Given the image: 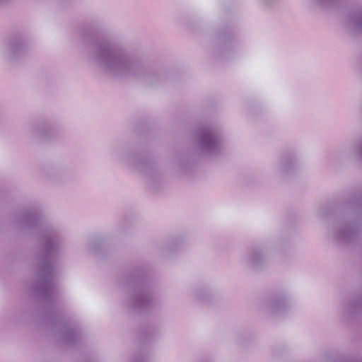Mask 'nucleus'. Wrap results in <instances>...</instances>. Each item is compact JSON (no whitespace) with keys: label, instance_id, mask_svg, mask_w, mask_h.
Returning <instances> with one entry per match:
<instances>
[{"label":"nucleus","instance_id":"2eb2a0df","mask_svg":"<svg viewBox=\"0 0 362 362\" xmlns=\"http://www.w3.org/2000/svg\"><path fill=\"white\" fill-rule=\"evenodd\" d=\"M49 126L47 124H39L33 126L30 129L31 134L44 137L49 136Z\"/></svg>","mask_w":362,"mask_h":362},{"label":"nucleus","instance_id":"9d476101","mask_svg":"<svg viewBox=\"0 0 362 362\" xmlns=\"http://www.w3.org/2000/svg\"><path fill=\"white\" fill-rule=\"evenodd\" d=\"M291 305L290 300L283 295L274 296L263 303L264 308L269 313L280 314L286 310Z\"/></svg>","mask_w":362,"mask_h":362},{"label":"nucleus","instance_id":"7ed1b4c3","mask_svg":"<svg viewBox=\"0 0 362 362\" xmlns=\"http://www.w3.org/2000/svg\"><path fill=\"white\" fill-rule=\"evenodd\" d=\"M197 136L199 151L204 156H216L223 147V139L214 127L200 128L197 132Z\"/></svg>","mask_w":362,"mask_h":362},{"label":"nucleus","instance_id":"a211bd4d","mask_svg":"<svg viewBox=\"0 0 362 362\" xmlns=\"http://www.w3.org/2000/svg\"><path fill=\"white\" fill-rule=\"evenodd\" d=\"M88 250L90 251H93V248L92 247V243H89V245H88Z\"/></svg>","mask_w":362,"mask_h":362},{"label":"nucleus","instance_id":"6ab92c4d","mask_svg":"<svg viewBox=\"0 0 362 362\" xmlns=\"http://www.w3.org/2000/svg\"><path fill=\"white\" fill-rule=\"evenodd\" d=\"M4 0H0V3H1L2 1H4Z\"/></svg>","mask_w":362,"mask_h":362},{"label":"nucleus","instance_id":"f3484780","mask_svg":"<svg viewBox=\"0 0 362 362\" xmlns=\"http://www.w3.org/2000/svg\"><path fill=\"white\" fill-rule=\"evenodd\" d=\"M356 156L358 158H362V141L356 147Z\"/></svg>","mask_w":362,"mask_h":362},{"label":"nucleus","instance_id":"4468645a","mask_svg":"<svg viewBox=\"0 0 362 362\" xmlns=\"http://www.w3.org/2000/svg\"><path fill=\"white\" fill-rule=\"evenodd\" d=\"M308 4L315 8L320 9L329 8L337 4L339 0H307Z\"/></svg>","mask_w":362,"mask_h":362},{"label":"nucleus","instance_id":"20e7f679","mask_svg":"<svg viewBox=\"0 0 362 362\" xmlns=\"http://www.w3.org/2000/svg\"><path fill=\"white\" fill-rule=\"evenodd\" d=\"M132 294L129 303L135 309H146L153 305L156 298L152 289L140 278L130 282Z\"/></svg>","mask_w":362,"mask_h":362},{"label":"nucleus","instance_id":"f03ea898","mask_svg":"<svg viewBox=\"0 0 362 362\" xmlns=\"http://www.w3.org/2000/svg\"><path fill=\"white\" fill-rule=\"evenodd\" d=\"M22 230H36L43 241V251L35 265L34 291L45 301H51L55 293V282L52 260L61 248L58 235L52 228L42 224L40 214L35 210H25L16 218Z\"/></svg>","mask_w":362,"mask_h":362},{"label":"nucleus","instance_id":"f8f14e48","mask_svg":"<svg viewBox=\"0 0 362 362\" xmlns=\"http://www.w3.org/2000/svg\"><path fill=\"white\" fill-rule=\"evenodd\" d=\"M362 305V298H351L343 302L341 308L348 313H352L356 311Z\"/></svg>","mask_w":362,"mask_h":362},{"label":"nucleus","instance_id":"dca6fc26","mask_svg":"<svg viewBox=\"0 0 362 362\" xmlns=\"http://www.w3.org/2000/svg\"><path fill=\"white\" fill-rule=\"evenodd\" d=\"M257 3L265 8H274L276 7L281 0H257Z\"/></svg>","mask_w":362,"mask_h":362},{"label":"nucleus","instance_id":"423d86ee","mask_svg":"<svg viewBox=\"0 0 362 362\" xmlns=\"http://www.w3.org/2000/svg\"><path fill=\"white\" fill-rule=\"evenodd\" d=\"M28 51L25 40L19 37L8 40L1 46L2 55L8 60L13 61L23 57Z\"/></svg>","mask_w":362,"mask_h":362},{"label":"nucleus","instance_id":"ddd939ff","mask_svg":"<svg viewBox=\"0 0 362 362\" xmlns=\"http://www.w3.org/2000/svg\"><path fill=\"white\" fill-rule=\"evenodd\" d=\"M60 335L63 341L65 343H71L76 339V331L73 328L64 325L62 327Z\"/></svg>","mask_w":362,"mask_h":362},{"label":"nucleus","instance_id":"f257e3e1","mask_svg":"<svg viewBox=\"0 0 362 362\" xmlns=\"http://www.w3.org/2000/svg\"><path fill=\"white\" fill-rule=\"evenodd\" d=\"M86 57L90 64L113 76L134 77L148 86L158 84L165 75L162 69L119 40H96Z\"/></svg>","mask_w":362,"mask_h":362},{"label":"nucleus","instance_id":"39448f33","mask_svg":"<svg viewBox=\"0 0 362 362\" xmlns=\"http://www.w3.org/2000/svg\"><path fill=\"white\" fill-rule=\"evenodd\" d=\"M361 223L355 218L339 221L332 228V235L338 241L349 243L355 240L361 230Z\"/></svg>","mask_w":362,"mask_h":362},{"label":"nucleus","instance_id":"9b49d317","mask_svg":"<svg viewBox=\"0 0 362 362\" xmlns=\"http://www.w3.org/2000/svg\"><path fill=\"white\" fill-rule=\"evenodd\" d=\"M344 27L349 31L362 33V7L346 17Z\"/></svg>","mask_w":362,"mask_h":362},{"label":"nucleus","instance_id":"6e6552de","mask_svg":"<svg viewBox=\"0 0 362 362\" xmlns=\"http://www.w3.org/2000/svg\"><path fill=\"white\" fill-rule=\"evenodd\" d=\"M267 256L266 250L261 246L251 247L242 257V262L248 267L259 269L267 262Z\"/></svg>","mask_w":362,"mask_h":362},{"label":"nucleus","instance_id":"1a4fd4ad","mask_svg":"<svg viewBox=\"0 0 362 362\" xmlns=\"http://www.w3.org/2000/svg\"><path fill=\"white\" fill-rule=\"evenodd\" d=\"M297 164V157L293 154L286 153L278 159L274 166V170L280 176H286L293 172Z\"/></svg>","mask_w":362,"mask_h":362},{"label":"nucleus","instance_id":"0eeeda50","mask_svg":"<svg viewBox=\"0 0 362 362\" xmlns=\"http://www.w3.org/2000/svg\"><path fill=\"white\" fill-rule=\"evenodd\" d=\"M117 160L124 166L132 167L136 170L147 173L150 168L149 163L135 153L126 150H119L116 152Z\"/></svg>","mask_w":362,"mask_h":362}]
</instances>
